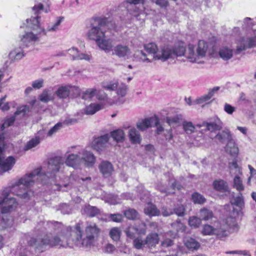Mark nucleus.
<instances>
[{
    "instance_id": "nucleus-1",
    "label": "nucleus",
    "mask_w": 256,
    "mask_h": 256,
    "mask_svg": "<svg viewBox=\"0 0 256 256\" xmlns=\"http://www.w3.org/2000/svg\"><path fill=\"white\" fill-rule=\"evenodd\" d=\"M46 230H54V233L47 234L41 237L32 238L28 244L34 247L36 251L42 252L46 248H72L74 246L89 248L93 246L99 236L100 229L93 222L88 223L85 228L86 236L82 238L83 231L78 223L72 228L64 226L56 221L42 222L40 223Z\"/></svg>"
},
{
    "instance_id": "nucleus-2",
    "label": "nucleus",
    "mask_w": 256,
    "mask_h": 256,
    "mask_svg": "<svg viewBox=\"0 0 256 256\" xmlns=\"http://www.w3.org/2000/svg\"><path fill=\"white\" fill-rule=\"evenodd\" d=\"M68 152H72L68 154L65 161L60 156H56L50 158L48 162V170L47 172L50 176H52L56 172H64L66 166L72 167L74 169L80 168L82 160L80 154V149L77 147H72Z\"/></svg>"
},
{
    "instance_id": "nucleus-3",
    "label": "nucleus",
    "mask_w": 256,
    "mask_h": 256,
    "mask_svg": "<svg viewBox=\"0 0 256 256\" xmlns=\"http://www.w3.org/2000/svg\"><path fill=\"white\" fill-rule=\"evenodd\" d=\"M41 169L37 168L28 174H26L21 178L16 186L14 187L16 190L18 189L16 195L26 202L33 196V192L28 187L30 186L36 180H40L42 182L45 184L46 175L40 172Z\"/></svg>"
},
{
    "instance_id": "nucleus-4",
    "label": "nucleus",
    "mask_w": 256,
    "mask_h": 256,
    "mask_svg": "<svg viewBox=\"0 0 256 256\" xmlns=\"http://www.w3.org/2000/svg\"><path fill=\"white\" fill-rule=\"evenodd\" d=\"M14 198L9 195L0 198V227L4 228L12 225L13 220L10 214L17 206Z\"/></svg>"
},
{
    "instance_id": "nucleus-5",
    "label": "nucleus",
    "mask_w": 256,
    "mask_h": 256,
    "mask_svg": "<svg viewBox=\"0 0 256 256\" xmlns=\"http://www.w3.org/2000/svg\"><path fill=\"white\" fill-rule=\"evenodd\" d=\"M110 26L114 28L109 22L107 18H94L90 22V28L87 33L88 36L90 40L96 42L100 38H106V33L111 28Z\"/></svg>"
},
{
    "instance_id": "nucleus-6",
    "label": "nucleus",
    "mask_w": 256,
    "mask_h": 256,
    "mask_svg": "<svg viewBox=\"0 0 256 256\" xmlns=\"http://www.w3.org/2000/svg\"><path fill=\"white\" fill-rule=\"evenodd\" d=\"M220 129H213L211 132L210 137L216 138L222 142L227 141L228 144L226 147V150L231 156H235L238 152V148L236 146L235 142L232 138V136L228 129L220 132Z\"/></svg>"
},
{
    "instance_id": "nucleus-7",
    "label": "nucleus",
    "mask_w": 256,
    "mask_h": 256,
    "mask_svg": "<svg viewBox=\"0 0 256 256\" xmlns=\"http://www.w3.org/2000/svg\"><path fill=\"white\" fill-rule=\"evenodd\" d=\"M208 48V44L204 40H202L198 42L196 52L194 45L190 44L187 48L186 58L190 62L199 63L198 60L205 56Z\"/></svg>"
},
{
    "instance_id": "nucleus-8",
    "label": "nucleus",
    "mask_w": 256,
    "mask_h": 256,
    "mask_svg": "<svg viewBox=\"0 0 256 256\" xmlns=\"http://www.w3.org/2000/svg\"><path fill=\"white\" fill-rule=\"evenodd\" d=\"M4 138V134H0V173H4L11 170L16 163L15 158L13 156H10L6 158L3 156Z\"/></svg>"
},
{
    "instance_id": "nucleus-9",
    "label": "nucleus",
    "mask_w": 256,
    "mask_h": 256,
    "mask_svg": "<svg viewBox=\"0 0 256 256\" xmlns=\"http://www.w3.org/2000/svg\"><path fill=\"white\" fill-rule=\"evenodd\" d=\"M136 128H162L158 116L154 114L152 116H147L140 118L136 122Z\"/></svg>"
},
{
    "instance_id": "nucleus-10",
    "label": "nucleus",
    "mask_w": 256,
    "mask_h": 256,
    "mask_svg": "<svg viewBox=\"0 0 256 256\" xmlns=\"http://www.w3.org/2000/svg\"><path fill=\"white\" fill-rule=\"evenodd\" d=\"M165 120L170 126H180L182 124L183 128H195V126L191 122L184 120L181 114H176L173 116H167Z\"/></svg>"
},
{
    "instance_id": "nucleus-11",
    "label": "nucleus",
    "mask_w": 256,
    "mask_h": 256,
    "mask_svg": "<svg viewBox=\"0 0 256 256\" xmlns=\"http://www.w3.org/2000/svg\"><path fill=\"white\" fill-rule=\"evenodd\" d=\"M226 233L225 228L221 225L220 226L217 225L216 227H213L210 224H204L203 226L202 230V234L204 236L216 235L220 238H222L226 236Z\"/></svg>"
},
{
    "instance_id": "nucleus-12",
    "label": "nucleus",
    "mask_w": 256,
    "mask_h": 256,
    "mask_svg": "<svg viewBox=\"0 0 256 256\" xmlns=\"http://www.w3.org/2000/svg\"><path fill=\"white\" fill-rule=\"evenodd\" d=\"M70 92H74L75 96L78 95L80 91L78 87L70 85L61 86L56 92V94L60 98H66L69 96Z\"/></svg>"
},
{
    "instance_id": "nucleus-13",
    "label": "nucleus",
    "mask_w": 256,
    "mask_h": 256,
    "mask_svg": "<svg viewBox=\"0 0 256 256\" xmlns=\"http://www.w3.org/2000/svg\"><path fill=\"white\" fill-rule=\"evenodd\" d=\"M28 110V108L26 106H24L19 108L14 112V116L6 118L2 121L0 128H6L12 126L16 120L15 116L21 114H22V115H24Z\"/></svg>"
},
{
    "instance_id": "nucleus-14",
    "label": "nucleus",
    "mask_w": 256,
    "mask_h": 256,
    "mask_svg": "<svg viewBox=\"0 0 256 256\" xmlns=\"http://www.w3.org/2000/svg\"><path fill=\"white\" fill-rule=\"evenodd\" d=\"M174 56L172 48L166 46L158 51L154 58L164 62L169 58H174Z\"/></svg>"
},
{
    "instance_id": "nucleus-15",
    "label": "nucleus",
    "mask_w": 256,
    "mask_h": 256,
    "mask_svg": "<svg viewBox=\"0 0 256 256\" xmlns=\"http://www.w3.org/2000/svg\"><path fill=\"white\" fill-rule=\"evenodd\" d=\"M130 54V49L126 45L119 44L114 46L112 50V54L120 58L128 59Z\"/></svg>"
},
{
    "instance_id": "nucleus-16",
    "label": "nucleus",
    "mask_w": 256,
    "mask_h": 256,
    "mask_svg": "<svg viewBox=\"0 0 256 256\" xmlns=\"http://www.w3.org/2000/svg\"><path fill=\"white\" fill-rule=\"evenodd\" d=\"M80 154L82 160V164L86 167H92L96 162V157L94 154L84 150H80Z\"/></svg>"
},
{
    "instance_id": "nucleus-17",
    "label": "nucleus",
    "mask_w": 256,
    "mask_h": 256,
    "mask_svg": "<svg viewBox=\"0 0 256 256\" xmlns=\"http://www.w3.org/2000/svg\"><path fill=\"white\" fill-rule=\"evenodd\" d=\"M109 138L108 134H106L95 138L92 144L94 148L96 150H101L106 147Z\"/></svg>"
},
{
    "instance_id": "nucleus-18",
    "label": "nucleus",
    "mask_w": 256,
    "mask_h": 256,
    "mask_svg": "<svg viewBox=\"0 0 256 256\" xmlns=\"http://www.w3.org/2000/svg\"><path fill=\"white\" fill-rule=\"evenodd\" d=\"M68 54L72 56L73 60H90L91 57L90 56L84 54L80 53L78 48L72 47L68 49Z\"/></svg>"
},
{
    "instance_id": "nucleus-19",
    "label": "nucleus",
    "mask_w": 256,
    "mask_h": 256,
    "mask_svg": "<svg viewBox=\"0 0 256 256\" xmlns=\"http://www.w3.org/2000/svg\"><path fill=\"white\" fill-rule=\"evenodd\" d=\"M127 236L130 238H134L136 232L138 234H145L146 232V224L142 222L139 228L138 227H129L125 230Z\"/></svg>"
},
{
    "instance_id": "nucleus-20",
    "label": "nucleus",
    "mask_w": 256,
    "mask_h": 256,
    "mask_svg": "<svg viewBox=\"0 0 256 256\" xmlns=\"http://www.w3.org/2000/svg\"><path fill=\"white\" fill-rule=\"evenodd\" d=\"M100 172L105 178L110 176L114 171L112 164L108 161H103L99 165Z\"/></svg>"
},
{
    "instance_id": "nucleus-21",
    "label": "nucleus",
    "mask_w": 256,
    "mask_h": 256,
    "mask_svg": "<svg viewBox=\"0 0 256 256\" xmlns=\"http://www.w3.org/2000/svg\"><path fill=\"white\" fill-rule=\"evenodd\" d=\"M24 47L20 46L19 48H14L10 52V58L13 62L19 60L26 56V52L24 50Z\"/></svg>"
},
{
    "instance_id": "nucleus-22",
    "label": "nucleus",
    "mask_w": 256,
    "mask_h": 256,
    "mask_svg": "<svg viewBox=\"0 0 256 256\" xmlns=\"http://www.w3.org/2000/svg\"><path fill=\"white\" fill-rule=\"evenodd\" d=\"M255 46H256V36L248 38L246 40L244 41L242 46L241 45L237 47L235 53L238 54L246 48H250Z\"/></svg>"
},
{
    "instance_id": "nucleus-23",
    "label": "nucleus",
    "mask_w": 256,
    "mask_h": 256,
    "mask_svg": "<svg viewBox=\"0 0 256 256\" xmlns=\"http://www.w3.org/2000/svg\"><path fill=\"white\" fill-rule=\"evenodd\" d=\"M98 47L105 52H109L112 48V40L110 38H100L96 42Z\"/></svg>"
},
{
    "instance_id": "nucleus-24",
    "label": "nucleus",
    "mask_w": 256,
    "mask_h": 256,
    "mask_svg": "<svg viewBox=\"0 0 256 256\" xmlns=\"http://www.w3.org/2000/svg\"><path fill=\"white\" fill-rule=\"evenodd\" d=\"M38 40L39 38L38 36L32 32L26 33L21 38L22 42L26 47L28 46L32 42L38 41Z\"/></svg>"
},
{
    "instance_id": "nucleus-25",
    "label": "nucleus",
    "mask_w": 256,
    "mask_h": 256,
    "mask_svg": "<svg viewBox=\"0 0 256 256\" xmlns=\"http://www.w3.org/2000/svg\"><path fill=\"white\" fill-rule=\"evenodd\" d=\"M197 127H206V128H222L223 124L221 120L218 118L214 119L210 122H203L202 124H198L196 126Z\"/></svg>"
},
{
    "instance_id": "nucleus-26",
    "label": "nucleus",
    "mask_w": 256,
    "mask_h": 256,
    "mask_svg": "<svg viewBox=\"0 0 256 256\" xmlns=\"http://www.w3.org/2000/svg\"><path fill=\"white\" fill-rule=\"evenodd\" d=\"M213 187L214 190L220 192L228 191V184L226 182L222 180H216L213 182Z\"/></svg>"
},
{
    "instance_id": "nucleus-27",
    "label": "nucleus",
    "mask_w": 256,
    "mask_h": 256,
    "mask_svg": "<svg viewBox=\"0 0 256 256\" xmlns=\"http://www.w3.org/2000/svg\"><path fill=\"white\" fill-rule=\"evenodd\" d=\"M104 105L102 103H94L90 104L84 109V112L86 114H93L96 112L102 109Z\"/></svg>"
},
{
    "instance_id": "nucleus-28",
    "label": "nucleus",
    "mask_w": 256,
    "mask_h": 256,
    "mask_svg": "<svg viewBox=\"0 0 256 256\" xmlns=\"http://www.w3.org/2000/svg\"><path fill=\"white\" fill-rule=\"evenodd\" d=\"M144 212L146 214L150 216H156L160 214V210L156 206L152 204H148L144 209Z\"/></svg>"
},
{
    "instance_id": "nucleus-29",
    "label": "nucleus",
    "mask_w": 256,
    "mask_h": 256,
    "mask_svg": "<svg viewBox=\"0 0 256 256\" xmlns=\"http://www.w3.org/2000/svg\"><path fill=\"white\" fill-rule=\"evenodd\" d=\"M186 247L190 250H198L200 247V243L193 238H188L184 242Z\"/></svg>"
},
{
    "instance_id": "nucleus-30",
    "label": "nucleus",
    "mask_w": 256,
    "mask_h": 256,
    "mask_svg": "<svg viewBox=\"0 0 256 256\" xmlns=\"http://www.w3.org/2000/svg\"><path fill=\"white\" fill-rule=\"evenodd\" d=\"M84 212L88 216L94 217L100 214V210L96 206L88 204L84 208Z\"/></svg>"
},
{
    "instance_id": "nucleus-31",
    "label": "nucleus",
    "mask_w": 256,
    "mask_h": 256,
    "mask_svg": "<svg viewBox=\"0 0 256 256\" xmlns=\"http://www.w3.org/2000/svg\"><path fill=\"white\" fill-rule=\"evenodd\" d=\"M128 136L132 143L134 144L140 143L141 141L140 135L136 129H130Z\"/></svg>"
},
{
    "instance_id": "nucleus-32",
    "label": "nucleus",
    "mask_w": 256,
    "mask_h": 256,
    "mask_svg": "<svg viewBox=\"0 0 256 256\" xmlns=\"http://www.w3.org/2000/svg\"><path fill=\"white\" fill-rule=\"evenodd\" d=\"M146 244L148 247L154 246L158 242V236L156 233L149 234L146 236Z\"/></svg>"
},
{
    "instance_id": "nucleus-33",
    "label": "nucleus",
    "mask_w": 256,
    "mask_h": 256,
    "mask_svg": "<svg viewBox=\"0 0 256 256\" xmlns=\"http://www.w3.org/2000/svg\"><path fill=\"white\" fill-rule=\"evenodd\" d=\"M219 55L224 60L231 58L233 55V50L227 47H223L220 50Z\"/></svg>"
},
{
    "instance_id": "nucleus-34",
    "label": "nucleus",
    "mask_w": 256,
    "mask_h": 256,
    "mask_svg": "<svg viewBox=\"0 0 256 256\" xmlns=\"http://www.w3.org/2000/svg\"><path fill=\"white\" fill-rule=\"evenodd\" d=\"M134 60L136 62H150V60L148 58L146 54L142 50H137L134 54Z\"/></svg>"
},
{
    "instance_id": "nucleus-35",
    "label": "nucleus",
    "mask_w": 256,
    "mask_h": 256,
    "mask_svg": "<svg viewBox=\"0 0 256 256\" xmlns=\"http://www.w3.org/2000/svg\"><path fill=\"white\" fill-rule=\"evenodd\" d=\"M41 138V136L38 134V136H36L35 138H32L30 140H29L26 146L24 148V150H30L33 148L36 147L38 144H39Z\"/></svg>"
},
{
    "instance_id": "nucleus-36",
    "label": "nucleus",
    "mask_w": 256,
    "mask_h": 256,
    "mask_svg": "<svg viewBox=\"0 0 256 256\" xmlns=\"http://www.w3.org/2000/svg\"><path fill=\"white\" fill-rule=\"evenodd\" d=\"M199 217L202 220H208L213 217L212 212L206 208H203L200 210Z\"/></svg>"
},
{
    "instance_id": "nucleus-37",
    "label": "nucleus",
    "mask_w": 256,
    "mask_h": 256,
    "mask_svg": "<svg viewBox=\"0 0 256 256\" xmlns=\"http://www.w3.org/2000/svg\"><path fill=\"white\" fill-rule=\"evenodd\" d=\"M171 186L170 188H166L162 186H158V189L162 192L165 193L166 195L174 194V190L176 188V180H173L170 182Z\"/></svg>"
},
{
    "instance_id": "nucleus-38",
    "label": "nucleus",
    "mask_w": 256,
    "mask_h": 256,
    "mask_svg": "<svg viewBox=\"0 0 256 256\" xmlns=\"http://www.w3.org/2000/svg\"><path fill=\"white\" fill-rule=\"evenodd\" d=\"M76 122V120L74 118H68L63 121H60L56 124L52 128H58L70 126Z\"/></svg>"
},
{
    "instance_id": "nucleus-39",
    "label": "nucleus",
    "mask_w": 256,
    "mask_h": 256,
    "mask_svg": "<svg viewBox=\"0 0 256 256\" xmlns=\"http://www.w3.org/2000/svg\"><path fill=\"white\" fill-rule=\"evenodd\" d=\"M144 47L147 52L150 54H153L154 56L156 55L157 52L159 50L156 44L154 42L145 44Z\"/></svg>"
},
{
    "instance_id": "nucleus-40",
    "label": "nucleus",
    "mask_w": 256,
    "mask_h": 256,
    "mask_svg": "<svg viewBox=\"0 0 256 256\" xmlns=\"http://www.w3.org/2000/svg\"><path fill=\"white\" fill-rule=\"evenodd\" d=\"M40 18L36 15L34 17H32L30 20L27 19L26 22L28 26L33 30L38 28L40 26V22L38 20Z\"/></svg>"
},
{
    "instance_id": "nucleus-41",
    "label": "nucleus",
    "mask_w": 256,
    "mask_h": 256,
    "mask_svg": "<svg viewBox=\"0 0 256 256\" xmlns=\"http://www.w3.org/2000/svg\"><path fill=\"white\" fill-rule=\"evenodd\" d=\"M128 10L130 14L134 16H138L144 10V7L138 8L136 6H128Z\"/></svg>"
},
{
    "instance_id": "nucleus-42",
    "label": "nucleus",
    "mask_w": 256,
    "mask_h": 256,
    "mask_svg": "<svg viewBox=\"0 0 256 256\" xmlns=\"http://www.w3.org/2000/svg\"><path fill=\"white\" fill-rule=\"evenodd\" d=\"M146 244V240H143V238L140 236H138L136 238H134L133 240L134 247L138 250L143 248Z\"/></svg>"
},
{
    "instance_id": "nucleus-43",
    "label": "nucleus",
    "mask_w": 256,
    "mask_h": 256,
    "mask_svg": "<svg viewBox=\"0 0 256 256\" xmlns=\"http://www.w3.org/2000/svg\"><path fill=\"white\" fill-rule=\"evenodd\" d=\"M111 136L116 142H120L124 138V132L122 129H116L112 132Z\"/></svg>"
},
{
    "instance_id": "nucleus-44",
    "label": "nucleus",
    "mask_w": 256,
    "mask_h": 256,
    "mask_svg": "<svg viewBox=\"0 0 256 256\" xmlns=\"http://www.w3.org/2000/svg\"><path fill=\"white\" fill-rule=\"evenodd\" d=\"M174 54V58L177 56H184L186 58V52L187 48L186 49L184 46H175L174 48H172Z\"/></svg>"
},
{
    "instance_id": "nucleus-45",
    "label": "nucleus",
    "mask_w": 256,
    "mask_h": 256,
    "mask_svg": "<svg viewBox=\"0 0 256 256\" xmlns=\"http://www.w3.org/2000/svg\"><path fill=\"white\" fill-rule=\"evenodd\" d=\"M46 130L47 129H41L38 131V134L40 135L41 138L43 139L47 136H52L56 132L58 129H50L48 132Z\"/></svg>"
},
{
    "instance_id": "nucleus-46",
    "label": "nucleus",
    "mask_w": 256,
    "mask_h": 256,
    "mask_svg": "<svg viewBox=\"0 0 256 256\" xmlns=\"http://www.w3.org/2000/svg\"><path fill=\"white\" fill-rule=\"evenodd\" d=\"M124 214L130 220H136L138 218V212L134 209L129 208L126 210Z\"/></svg>"
},
{
    "instance_id": "nucleus-47",
    "label": "nucleus",
    "mask_w": 256,
    "mask_h": 256,
    "mask_svg": "<svg viewBox=\"0 0 256 256\" xmlns=\"http://www.w3.org/2000/svg\"><path fill=\"white\" fill-rule=\"evenodd\" d=\"M192 198L193 202L195 204H203L206 200V198L198 192L194 193Z\"/></svg>"
},
{
    "instance_id": "nucleus-48",
    "label": "nucleus",
    "mask_w": 256,
    "mask_h": 256,
    "mask_svg": "<svg viewBox=\"0 0 256 256\" xmlns=\"http://www.w3.org/2000/svg\"><path fill=\"white\" fill-rule=\"evenodd\" d=\"M121 230L118 228H113L110 232V238L114 241L118 240L120 238Z\"/></svg>"
},
{
    "instance_id": "nucleus-49",
    "label": "nucleus",
    "mask_w": 256,
    "mask_h": 256,
    "mask_svg": "<svg viewBox=\"0 0 256 256\" xmlns=\"http://www.w3.org/2000/svg\"><path fill=\"white\" fill-rule=\"evenodd\" d=\"M202 223V220L200 218L196 216L190 217L188 220V224L190 226L194 228H198Z\"/></svg>"
},
{
    "instance_id": "nucleus-50",
    "label": "nucleus",
    "mask_w": 256,
    "mask_h": 256,
    "mask_svg": "<svg viewBox=\"0 0 256 256\" xmlns=\"http://www.w3.org/2000/svg\"><path fill=\"white\" fill-rule=\"evenodd\" d=\"M96 92L95 88H88L83 92L82 98L84 100L91 98L96 95Z\"/></svg>"
},
{
    "instance_id": "nucleus-51",
    "label": "nucleus",
    "mask_w": 256,
    "mask_h": 256,
    "mask_svg": "<svg viewBox=\"0 0 256 256\" xmlns=\"http://www.w3.org/2000/svg\"><path fill=\"white\" fill-rule=\"evenodd\" d=\"M63 19V17L58 18V19L57 20L56 22L53 25H49L48 26L46 30L48 32L56 31L58 30V26L60 24Z\"/></svg>"
},
{
    "instance_id": "nucleus-52",
    "label": "nucleus",
    "mask_w": 256,
    "mask_h": 256,
    "mask_svg": "<svg viewBox=\"0 0 256 256\" xmlns=\"http://www.w3.org/2000/svg\"><path fill=\"white\" fill-rule=\"evenodd\" d=\"M234 187L238 191L244 190V187L242 184V180L238 176H236L234 180Z\"/></svg>"
},
{
    "instance_id": "nucleus-53",
    "label": "nucleus",
    "mask_w": 256,
    "mask_h": 256,
    "mask_svg": "<svg viewBox=\"0 0 256 256\" xmlns=\"http://www.w3.org/2000/svg\"><path fill=\"white\" fill-rule=\"evenodd\" d=\"M39 100L44 102H48L51 100L46 90H44L42 94L39 96Z\"/></svg>"
},
{
    "instance_id": "nucleus-54",
    "label": "nucleus",
    "mask_w": 256,
    "mask_h": 256,
    "mask_svg": "<svg viewBox=\"0 0 256 256\" xmlns=\"http://www.w3.org/2000/svg\"><path fill=\"white\" fill-rule=\"evenodd\" d=\"M128 87L125 84H122L118 87L117 90V94L122 97H124L126 96L127 92Z\"/></svg>"
},
{
    "instance_id": "nucleus-55",
    "label": "nucleus",
    "mask_w": 256,
    "mask_h": 256,
    "mask_svg": "<svg viewBox=\"0 0 256 256\" xmlns=\"http://www.w3.org/2000/svg\"><path fill=\"white\" fill-rule=\"evenodd\" d=\"M96 98L100 100H105L108 98L107 94L102 90H96Z\"/></svg>"
},
{
    "instance_id": "nucleus-56",
    "label": "nucleus",
    "mask_w": 256,
    "mask_h": 256,
    "mask_svg": "<svg viewBox=\"0 0 256 256\" xmlns=\"http://www.w3.org/2000/svg\"><path fill=\"white\" fill-rule=\"evenodd\" d=\"M44 80L42 78L36 80L32 82V86L35 89H40L44 86Z\"/></svg>"
},
{
    "instance_id": "nucleus-57",
    "label": "nucleus",
    "mask_w": 256,
    "mask_h": 256,
    "mask_svg": "<svg viewBox=\"0 0 256 256\" xmlns=\"http://www.w3.org/2000/svg\"><path fill=\"white\" fill-rule=\"evenodd\" d=\"M174 245V242L170 238H165L161 242V246L163 248H168Z\"/></svg>"
},
{
    "instance_id": "nucleus-58",
    "label": "nucleus",
    "mask_w": 256,
    "mask_h": 256,
    "mask_svg": "<svg viewBox=\"0 0 256 256\" xmlns=\"http://www.w3.org/2000/svg\"><path fill=\"white\" fill-rule=\"evenodd\" d=\"M118 86L115 83H110L108 84H102V87L106 90H114Z\"/></svg>"
},
{
    "instance_id": "nucleus-59",
    "label": "nucleus",
    "mask_w": 256,
    "mask_h": 256,
    "mask_svg": "<svg viewBox=\"0 0 256 256\" xmlns=\"http://www.w3.org/2000/svg\"><path fill=\"white\" fill-rule=\"evenodd\" d=\"M210 99V98L207 94L197 98L195 102L197 104H202L204 102L208 101Z\"/></svg>"
},
{
    "instance_id": "nucleus-60",
    "label": "nucleus",
    "mask_w": 256,
    "mask_h": 256,
    "mask_svg": "<svg viewBox=\"0 0 256 256\" xmlns=\"http://www.w3.org/2000/svg\"><path fill=\"white\" fill-rule=\"evenodd\" d=\"M175 213L178 216H182L184 214L185 208L182 205L178 206L174 209Z\"/></svg>"
},
{
    "instance_id": "nucleus-61",
    "label": "nucleus",
    "mask_w": 256,
    "mask_h": 256,
    "mask_svg": "<svg viewBox=\"0 0 256 256\" xmlns=\"http://www.w3.org/2000/svg\"><path fill=\"white\" fill-rule=\"evenodd\" d=\"M116 250L115 246L110 244H107L104 249V252L106 253L112 254Z\"/></svg>"
},
{
    "instance_id": "nucleus-62",
    "label": "nucleus",
    "mask_w": 256,
    "mask_h": 256,
    "mask_svg": "<svg viewBox=\"0 0 256 256\" xmlns=\"http://www.w3.org/2000/svg\"><path fill=\"white\" fill-rule=\"evenodd\" d=\"M224 110L228 114H231L235 110V108L227 103L224 106Z\"/></svg>"
},
{
    "instance_id": "nucleus-63",
    "label": "nucleus",
    "mask_w": 256,
    "mask_h": 256,
    "mask_svg": "<svg viewBox=\"0 0 256 256\" xmlns=\"http://www.w3.org/2000/svg\"><path fill=\"white\" fill-rule=\"evenodd\" d=\"M111 220L115 222H120L122 219V216L120 214H111L110 215Z\"/></svg>"
},
{
    "instance_id": "nucleus-64",
    "label": "nucleus",
    "mask_w": 256,
    "mask_h": 256,
    "mask_svg": "<svg viewBox=\"0 0 256 256\" xmlns=\"http://www.w3.org/2000/svg\"><path fill=\"white\" fill-rule=\"evenodd\" d=\"M92 178L88 176L84 178H81L78 180V182L86 186H87L88 184L91 182Z\"/></svg>"
}]
</instances>
